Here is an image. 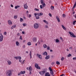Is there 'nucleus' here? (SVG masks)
Listing matches in <instances>:
<instances>
[{"label":"nucleus","instance_id":"20","mask_svg":"<svg viewBox=\"0 0 76 76\" xmlns=\"http://www.w3.org/2000/svg\"><path fill=\"white\" fill-rule=\"evenodd\" d=\"M49 58H50V55H48L45 57V59L46 60H48V59H49Z\"/></svg>","mask_w":76,"mask_h":76},{"label":"nucleus","instance_id":"35","mask_svg":"<svg viewBox=\"0 0 76 76\" xmlns=\"http://www.w3.org/2000/svg\"><path fill=\"white\" fill-rule=\"evenodd\" d=\"M20 22H22L23 21V19L22 18H20Z\"/></svg>","mask_w":76,"mask_h":76},{"label":"nucleus","instance_id":"36","mask_svg":"<svg viewBox=\"0 0 76 76\" xmlns=\"http://www.w3.org/2000/svg\"><path fill=\"white\" fill-rule=\"evenodd\" d=\"M17 18H18V16H17V15H15L14 16V19H17Z\"/></svg>","mask_w":76,"mask_h":76},{"label":"nucleus","instance_id":"14","mask_svg":"<svg viewBox=\"0 0 76 76\" xmlns=\"http://www.w3.org/2000/svg\"><path fill=\"white\" fill-rule=\"evenodd\" d=\"M24 9H27L28 7V5H27V3L26 4H25L24 5Z\"/></svg>","mask_w":76,"mask_h":76},{"label":"nucleus","instance_id":"52","mask_svg":"<svg viewBox=\"0 0 76 76\" xmlns=\"http://www.w3.org/2000/svg\"><path fill=\"white\" fill-rule=\"evenodd\" d=\"M15 9H18V7L17 6H15Z\"/></svg>","mask_w":76,"mask_h":76},{"label":"nucleus","instance_id":"6","mask_svg":"<svg viewBox=\"0 0 76 76\" xmlns=\"http://www.w3.org/2000/svg\"><path fill=\"white\" fill-rule=\"evenodd\" d=\"M49 69L50 71V74L53 75V69H51V68L50 67H49Z\"/></svg>","mask_w":76,"mask_h":76},{"label":"nucleus","instance_id":"8","mask_svg":"<svg viewBox=\"0 0 76 76\" xmlns=\"http://www.w3.org/2000/svg\"><path fill=\"white\" fill-rule=\"evenodd\" d=\"M39 73L41 75H44L45 73V71H40L39 72Z\"/></svg>","mask_w":76,"mask_h":76},{"label":"nucleus","instance_id":"13","mask_svg":"<svg viewBox=\"0 0 76 76\" xmlns=\"http://www.w3.org/2000/svg\"><path fill=\"white\" fill-rule=\"evenodd\" d=\"M7 62L8 63V65H11L12 64V61L10 60H8L7 61Z\"/></svg>","mask_w":76,"mask_h":76},{"label":"nucleus","instance_id":"31","mask_svg":"<svg viewBox=\"0 0 76 76\" xmlns=\"http://www.w3.org/2000/svg\"><path fill=\"white\" fill-rule=\"evenodd\" d=\"M56 64H57L58 65H59V64H60V62L58 61H57L56 62Z\"/></svg>","mask_w":76,"mask_h":76},{"label":"nucleus","instance_id":"43","mask_svg":"<svg viewBox=\"0 0 76 76\" xmlns=\"http://www.w3.org/2000/svg\"><path fill=\"white\" fill-rule=\"evenodd\" d=\"M4 35H6V34H7V32H6L5 31L4 32Z\"/></svg>","mask_w":76,"mask_h":76},{"label":"nucleus","instance_id":"19","mask_svg":"<svg viewBox=\"0 0 76 76\" xmlns=\"http://www.w3.org/2000/svg\"><path fill=\"white\" fill-rule=\"evenodd\" d=\"M28 70H29L30 72L31 71H32V67L31 66H30L28 68Z\"/></svg>","mask_w":76,"mask_h":76},{"label":"nucleus","instance_id":"27","mask_svg":"<svg viewBox=\"0 0 76 76\" xmlns=\"http://www.w3.org/2000/svg\"><path fill=\"white\" fill-rule=\"evenodd\" d=\"M76 1H75V2L74 5L73 6V9H75V7H76Z\"/></svg>","mask_w":76,"mask_h":76},{"label":"nucleus","instance_id":"21","mask_svg":"<svg viewBox=\"0 0 76 76\" xmlns=\"http://www.w3.org/2000/svg\"><path fill=\"white\" fill-rule=\"evenodd\" d=\"M43 22L45 23H46V24H47V25H48V21H46V20H43Z\"/></svg>","mask_w":76,"mask_h":76},{"label":"nucleus","instance_id":"39","mask_svg":"<svg viewBox=\"0 0 76 76\" xmlns=\"http://www.w3.org/2000/svg\"><path fill=\"white\" fill-rule=\"evenodd\" d=\"M64 57H63L61 58V60L62 61H63L64 60Z\"/></svg>","mask_w":76,"mask_h":76},{"label":"nucleus","instance_id":"5","mask_svg":"<svg viewBox=\"0 0 76 76\" xmlns=\"http://www.w3.org/2000/svg\"><path fill=\"white\" fill-rule=\"evenodd\" d=\"M0 34L1 35L0 36V42H2L4 37L2 34L0 33Z\"/></svg>","mask_w":76,"mask_h":76},{"label":"nucleus","instance_id":"48","mask_svg":"<svg viewBox=\"0 0 76 76\" xmlns=\"http://www.w3.org/2000/svg\"><path fill=\"white\" fill-rule=\"evenodd\" d=\"M40 9H42V5H41L40 6Z\"/></svg>","mask_w":76,"mask_h":76},{"label":"nucleus","instance_id":"29","mask_svg":"<svg viewBox=\"0 0 76 76\" xmlns=\"http://www.w3.org/2000/svg\"><path fill=\"white\" fill-rule=\"evenodd\" d=\"M39 16L38 15V16H36L35 17H36V19H39Z\"/></svg>","mask_w":76,"mask_h":76},{"label":"nucleus","instance_id":"3","mask_svg":"<svg viewBox=\"0 0 76 76\" xmlns=\"http://www.w3.org/2000/svg\"><path fill=\"white\" fill-rule=\"evenodd\" d=\"M34 15L35 16H36L37 15H38V16H41L43 15V13L42 12H40L39 13H34Z\"/></svg>","mask_w":76,"mask_h":76},{"label":"nucleus","instance_id":"62","mask_svg":"<svg viewBox=\"0 0 76 76\" xmlns=\"http://www.w3.org/2000/svg\"><path fill=\"white\" fill-rule=\"evenodd\" d=\"M17 35H18V36H19V35H20V34L19 33H18L17 34Z\"/></svg>","mask_w":76,"mask_h":76},{"label":"nucleus","instance_id":"42","mask_svg":"<svg viewBox=\"0 0 76 76\" xmlns=\"http://www.w3.org/2000/svg\"><path fill=\"white\" fill-rule=\"evenodd\" d=\"M49 16H50V17H52V15H51V14L49 13Z\"/></svg>","mask_w":76,"mask_h":76},{"label":"nucleus","instance_id":"51","mask_svg":"<svg viewBox=\"0 0 76 76\" xmlns=\"http://www.w3.org/2000/svg\"><path fill=\"white\" fill-rule=\"evenodd\" d=\"M73 60H76V57H74L73 58Z\"/></svg>","mask_w":76,"mask_h":76},{"label":"nucleus","instance_id":"11","mask_svg":"<svg viewBox=\"0 0 76 76\" xmlns=\"http://www.w3.org/2000/svg\"><path fill=\"white\" fill-rule=\"evenodd\" d=\"M36 56H37V57H38H38L39 58V59H42V56H41V55H39L38 54H37L36 55Z\"/></svg>","mask_w":76,"mask_h":76},{"label":"nucleus","instance_id":"40","mask_svg":"<svg viewBox=\"0 0 76 76\" xmlns=\"http://www.w3.org/2000/svg\"><path fill=\"white\" fill-rule=\"evenodd\" d=\"M23 26H26L27 24L26 23H24L23 24Z\"/></svg>","mask_w":76,"mask_h":76},{"label":"nucleus","instance_id":"50","mask_svg":"<svg viewBox=\"0 0 76 76\" xmlns=\"http://www.w3.org/2000/svg\"><path fill=\"white\" fill-rule=\"evenodd\" d=\"M23 48H25V45H23Z\"/></svg>","mask_w":76,"mask_h":76},{"label":"nucleus","instance_id":"34","mask_svg":"<svg viewBox=\"0 0 76 76\" xmlns=\"http://www.w3.org/2000/svg\"><path fill=\"white\" fill-rule=\"evenodd\" d=\"M47 47V50H50V46H48Z\"/></svg>","mask_w":76,"mask_h":76},{"label":"nucleus","instance_id":"61","mask_svg":"<svg viewBox=\"0 0 76 76\" xmlns=\"http://www.w3.org/2000/svg\"><path fill=\"white\" fill-rule=\"evenodd\" d=\"M54 64V62H53L51 63V65H53V64Z\"/></svg>","mask_w":76,"mask_h":76},{"label":"nucleus","instance_id":"18","mask_svg":"<svg viewBox=\"0 0 76 76\" xmlns=\"http://www.w3.org/2000/svg\"><path fill=\"white\" fill-rule=\"evenodd\" d=\"M15 44H16V46H19V42L18 41H16L15 42Z\"/></svg>","mask_w":76,"mask_h":76},{"label":"nucleus","instance_id":"54","mask_svg":"<svg viewBox=\"0 0 76 76\" xmlns=\"http://www.w3.org/2000/svg\"><path fill=\"white\" fill-rule=\"evenodd\" d=\"M23 18L24 19H26V18L25 16L23 17Z\"/></svg>","mask_w":76,"mask_h":76},{"label":"nucleus","instance_id":"64","mask_svg":"<svg viewBox=\"0 0 76 76\" xmlns=\"http://www.w3.org/2000/svg\"><path fill=\"white\" fill-rule=\"evenodd\" d=\"M60 38L61 39V40H63V38H62V37H60Z\"/></svg>","mask_w":76,"mask_h":76},{"label":"nucleus","instance_id":"15","mask_svg":"<svg viewBox=\"0 0 76 76\" xmlns=\"http://www.w3.org/2000/svg\"><path fill=\"white\" fill-rule=\"evenodd\" d=\"M33 42H37V37H34L33 39Z\"/></svg>","mask_w":76,"mask_h":76},{"label":"nucleus","instance_id":"63","mask_svg":"<svg viewBox=\"0 0 76 76\" xmlns=\"http://www.w3.org/2000/svg\"><path fill=\"white\" fill-rule=\"evenodd\" d=\"M29 74H30V75H31L32 74V72L31 71L30 72Z\"/></svg>","mask_w":76,"mask_h":76},{"label":"nucleus","instance_id":"23","mask_svg":"<svg viewBox=\"0 0 76 76\" xmlns=\"http://www.w3.org/2000/svg\"><path fill=\"white\" fill-rule=\"evenodd\" d=\"M43 55H44V56H47V53L46 52H45L44 53H43Z\"/></svg>","mask_w":76,"mask_h":76},{"label":"nucleus","instance_id":"45","mask_svg":"<svg viewBox=\"0 0 76 76\" xmlns=\"http://www.w3.org/2000/svg\"><path fill=\"white\" fill-rule=\"evenodd\" d=\"M76 22V20L74 21L73 22V25H75V23Z\"/></svg>","mask_w":76,"mask_h":76},{"label":"nucleus","instance_id":"47","mask_svg":"<svg viewBox=\"0 0 76 76\" xmlns=\"http://www.w3.org/2000/svg\"><path fill=\"white\" fill-rule=\"evenodd\" d=\"M13 26L14 28H15L16 27V25H14Z\"/></svg>","mask_w":76,"mask_h":76},{"label":"nucleus","instance_id":"32","mask_svg":"<svg viewBox=\"0 0 76 76\" xmlns=\"http://www.w3.org/2000/svg\"><path fill=\"white\" fill-rule=\"evenodd\" d=\"M71 56H72V54L69 53V55H68L67 57H71Z\"/></svg>","mask_w":76,"mask_h":76},{"label":"nucleus","instance_id":"59","mask_svg":"<svg viewBox=\"0 0 76 76\" xmlns=\"http://www.w3.org/2000/svg\"><path fill=\"white\" fill-rule=\"evenodd\" d=\"M31 16H32V15H29V18H31Z\"/></svg>","mask_w":76,"mask_h":76},{"label":"nucleus","instance_id":"30","mask_svg":"<svg viewBox=\"0 0 76 76\" xmlns=\"http://www.w3.org/2000/svg\"><path fill=\"white\" fill-rule=\"evenodd\" d=\"M30 53H29V55L30 56V58L31 59V58H32V55L31 54V51L30 52Z\"/></svg>","mask_w":76,"mask_h":76},{"label":"nucleus","instance_id":"56","mask_svg":"<svg viewBox=\"0 0 76 76\" xmlns=\"http://www.w3.org/2000/svg\"><path fill=\"white\" fill-rule=\"evenodd\" d=\"M13 28H14L13 26H12L11 27V29H13Z\"/></svg>","mask_w":76,"mask_h":76},{"label":"nucleus","instance_id":"58","mask_svg":"<svg viewBox=\"0 0 76 76\" xmlns=\"http://www.w3.org/2000/svg\"><path fill=\"white\" fill-rule=\"evenodd\" d=\"M22 34H25V32L24 31H22Z\"/></svg>","mask_w":76,"mask_h":76},{"label":"nucleus","instance_id":"55","mask_svg":"<svg viewBox=\"0 0 76 76\" xmlns=\"http://www.w3.org/2000/svg\"><path fill=\"white\" fill-rule=\"evenodd\" d=\"M38 44H40V42H39V40L38 42H37Z\"/></svg>","mask_w":76,"mask_h":76},{"label":"nucleus","instance_id":"49","mask_svg":"<svg viewBox=\"0 0 76 76\" xmlns=\"http://www.w3.org/2000/svg\"><path fill=\"white\" fill-rule=\"evenodd\" d=\"M20 39H21V40H22V36H21L20 37Z\"/></svg>","mask_w":76,"mask_h":76},{"label":"nucleus","instance_id":"16","mask_svg":"<svg viewBox=\"0 0 76 76\" xmlns=\"http://www.w3.org/2000/svg\"><path fill=\"white\" fill-rule=\"evenodd\" d=\"M45 76H50L51 75L50 74V73L49 72H47L45 74Z\"/></svg>","mask_w":76,"mask_h":76},{"label":"nucleus","instance_id":"41","mask_svg":"<svg viewBox=\"0 0 76 76\" xmlns=\"http://www.w3.org/2000/svg\"><path fill=\"white\" fill-rule=\"evenodd\" d=\"M59 42V40L58 39H56V42Z\"/></svg>","mask_w":76,"mask_h":76},{"label":"nucleus","instance_id":"10","mask_svg":"<svg viewBox=\"0 0 76 76\" xmlns=\"http://www.w3.org/2000/svg\"><path fill=\"white\" fill-rule=\"evenodd\" d=\"M14 58H15L16 60H18V59L19 60H21L22 59V58L20 56H16L14 57Z\"/></svg>","mask_w":76,"mask_h":76},{"label":"nucleus","instance_id":"1","mask_svg":"<svg viewBox=\"0 0 76 76\" xmlns=\"http://www.w3.org/2000/svg\"><path fill=\"white\" fill-rule=\"evenodd\" d=\"M13 70H10L8 71L6 73V75L7 76H11L12 74Z\"/></svg>","mask_w":76,"mask_h":76},{"label":"nucleus","instance_id":"4","mask_svg":"<svg viewBox=\"0 0 76 76\" xmlns=\"http://www.w3.org/2000/svg\"><path fill=\"white\" fill-rule=\"evenodd\" d=\"M34 28L35 29H38L39 28V25L37 23H36L34 25Z\"/></svg>","mask_w":76,"mask_h":76},{"label":"nucleus","instance_id":"22","mask_svg":"<svg viewBox=\"0 0 76 76\" xmlns=\"http://www.w3.org/2000/svg\"><path fill=\"white\" fill-rule=\"evenodd\" d=\"M43 46L44 48H47V45L45 44H44Z\"/></svg>","mask_w":76,"mask_h":76},{"label":"nucleus","instance_id":"44","mask_svg":"<svg viewBox=\"0 0 76 76\" xmlns=\"http://www.w3.org/2000/svg\"><path fill=\"white\" fill-rule=\"evenodd\" d=\"M35 10H36V11H39V9H37V8H35L34 9Z\"/></svg>","mask_w":76,"mask_h":76},{"label":"nucleus","instance_id":"7","mask_svg":"<svg viewBox=\"0 0 76 76\" xmlns=\"http://www.w3.org/2000/svg\"><path fill=\"white\" fill-rule=\"evenodd\" d=\"M35 67L37 69H41V68L39 67V66H38V64H37L36 63L35 64Z\"/></svg>","mask_w":76,"mask_h":76},{"label":"nucleus","instance_id":"57","mask_svg":"<svg viewBox=\"0 0 76 76\" xmlns=\"http://www.w3.org/2000/svg\"><path fill=\"white\" fill-rule=\"evenodd\" d=\"M11 7H13V5L12 4H11Z\"/></svg>","mask_w":76,"mask_h":76},{"label":"nucleus","instance_id":"53","mask_svg":"<svg viewBox=\"0 0 76 76\" xmlns=\"http://www.w3.org/2000/svg\"><path fill=\"white\" fill-rule=\"evenodd\" d=\"M19 62L21 63V62H22V60H21V59H19Z\"/></svg>","mask_w":76,"mask_h":76},{"label":"nucleus","instance_id":"46","mask_svg":"<svg viewBox=\"0 0 76 76\" xmlns=\"http://www.w3.org/2000/svg\"><path fill=\"white\" fill-rule=\"evenodd\" d=\"M22 64H23L25 63V60L23 61V62L21 63Z\"/></svg>","mask_w":76,"mask_h":76},{"label":"nucleus","instance_id":"26","mask_svg":"<svg viewBox=\"0 0 76 76\" xmlns=\"http://www.w3.org/2000/svg\"><path fill=\"white\" fill-rule=\"evenodd\" d=\"M62 28H63V29L64 30H66V28L64 26H63V25H62Z\"/></svg>","mask_w":76,"mask_h":76},{"label":"nucleus","instance_id":"9","mask_svg":"<svg viewBox=\"0 0 76 76\" xmlns=\"http://www.w3.org/2000/svg\"><path fill=\"white\" fill-rule=\"evenodd\" d=\"M25 71H21L20 72H19L18 74V76H20V74L21 75H22V74H23V75L25 74Z\"/></svg>","mask_w":76,"mask_h":76},{"label":"nucleus","instance_id":"37","mask_svg":"<svg viewBox=\"0 0 76 76\" xmlns=\"http://www.w3.org/2000/svg\"><path fill=\"white\" fill-rule=\"evenodd\" d=\"M45 28H48V26L47 25H45Z\"/></svg>","mask_w":76,"mask_h":76},{"label":"nucleus","instance_id":"33","mask_svg":"<svg viewBox=\"0 0 76 76\" xmlns=\"http://www.w3.org/2000/svg\"><path fill=\"white\" fill-rule=\"evenodd\" d=\"M54 7L53 6H51L50 9L51 10H53L54 9Z\"/></svg>","mask_w":76,"mask_h":76},{"label":"nucleus","instance_id":"24","mask_svg":"<svg viewBox=\"0 0 76 76\" xmlns=\"http://www.w3.org/2000/svg\"><path fill=\"white\" fill-rule=\"evenodd\" d=\"M27 45H28L30 46L31 45V43L30 42H29L27 43Z\"/></svg>","mask_w":76,"mask_h":76},{"label":"nucleus","instance_id":"28","mask_svg":"<svg viewBox=\"0 0 76 76\" xmlns=\"http://www.w3.org/2000/svg\"><path fill=\"white\" fill-rule=\"evenodd\" d=\"M42 5L43 7H44L45 6H46V5L45 4V3H44V4H42Z\"/></svg>","mask_w":76,"mask_h":76},{"label":"nucleus","instance_id":"12","mask_svg":"<svg viewBox=\"0 0 76 76\" xmlns=\"http://www.w3.org/2000/svg\"><path fill=\"white\" fill-rule=\"evenodd\" d=\"M8 23L9 25H12V22L10 20H8Z\"/></svg>","mask_w":76,"mask_h":76},{"label":"nucleus","instance_id":"25","mask_svg":"<svg viewBox=\"0 0 76 76\" xmlns=\"http://www.w3.org/2000/svg\"><path fill=\"white\" fill-rule=\"evenodd\" d=\"M40 2H41L42 4L45 3H44V1L43 0H40Z\"/></svg>","mask_w":76,"mask_h":76},{"label":"nucleus","instance_id":"38","mask_svg":"<svg viewBox=\"0 0 76 76\" xmlns=\"http://www.w3.org/2000/svg\"><path fill=\"white\" fill-rule=\"evenodd\" d=\"M62 17L63 18H66V15L64 14H63L62 15Z\"/></svg>","mask_w":76,"mask_h":76},{"label":"nucleus","instance_id":"2","mask_svg":"<svg viewBox=\"0 0 76 76\" xmlns=\"http://www.w3.org/2000/svg\"><path fill=\"white\" fill-rule=\"evenodd\" d=\"M69 33L70 35V36L71 37H73V38H76V36L73 33L71 32V31H69Z\"/></svg>","mask_w":76,"mask_h":76},{"label":"nucleus","instance_id":"17","mask_svg":"<svg viewBox=\"0 0 76 76\" xmlns=\"http://www.w3.org/2000/svg\"><path fill=\"white\" fill-rule=\"evenodd\" d=\"M56 18L58 22H60V18H59V17L57 16H56Z\"/></svg>","mask_w":76,"mask_h":76},{"label":"nucleus","instance_id":"60","mask_svg":"<svg viewBox=\"0 0 76 76\" xmlns=\"http://www.w3.org/2000/svg\"><path fill=\"white\" fill-rule=\"evenodd\" d=\"M54 56H53V55H52L51 56V58H54Z\"/></svg>","mask_w":76,"mask_h":76}]
</instances>
